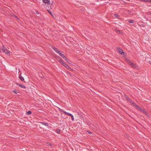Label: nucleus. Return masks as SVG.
Returning <instances> with one entry per match:
<instances>
[{
    "mask_svg": "<svg viewBox=\"0 0 151 151\" xmlns=\"http://www.w3.org/2000/svg\"><path fill=\"white\" fill-rule=\"evenodd\" d=\"M140 1H143L145 2H149L151 3V0H139Z\"/></svg>",
    "mask_w": 151,
    "mask_h": 151,
    "instance_id": "obj_9",
    "label": "nucleus"
},
{
    "mask_svg": "<svg viewBox=\"0 0 151 151\" xmlns=\"http://www.w3.org/2000/svg\"><path fill=\"white\" fill-rule=\"evenodd\" d=\"M32 112L30 111H29L27 113V114L28 115L30 114H31Z\"/></svg>",
    "mask_w": 151,
    "mask_h": 151,
    "instance_id": "obj_23",
    "label": "nucleus"
},
{
    "mask_svg": "<svg viewBox=\"0 0 151 151\" xmlns=\"http://www.w3.org/2000/svg\"><path fill=\"white\" fill-rule=\"evenodd\" d=\"M52 49H53V50L56 52H57L59 51V50L57 48H55V47H52Z\"/></svg>",
    "mask_w": 151,
    "mask_h": 151,
    "instance_id": "obj_14",
    "label": "nucleus"
},
{
    "mask_svg": "<svg viewBox=\"0 0 151 151\" xmlns=\"http://www.w3.org/2000/svg\"><path fill=\"white\" fill-rule=\"evenodd\" d=\"M70 116L71 117V119L73 121H74V119L73 116L72 114L71 115V116Z\"/></svg>",
    "mask_w": 151,
    "mask_h": 151,
    "instance_id": "obj_19",
    "label": "nucleus"
},
{
    "mask_svg": "<svg viewBox=\"0 0 151 151\" xmlns=\"http://www.w3.org/2000/svg\"><path fill=\"white\" fill-rule=\"evenodd\" d=\"M115 31L117 33H119L121 34H122V32L120 30H118L117 29H115Z\"/></svg>",
    "mask_w": 151,
    "mask_h": 151,
    "instance_id": "obj_8",
    "label": "nucleus"
},
{
    "mask_svg": "<svg viewBox=\"0 0 151 151\" xmlns=\"http://www.w3.org/2000/svg\"><path fill=\"white\" fill-rule=\"evenodd\" d=\"M147 14L148 15H151V12H146Z\"/></svg>",
    "mask_w": 151,
    "mask_h": 151,
    "instance_id": "obj_22",
    "label": "nucleus"
},
{
    "mask_svg": "<svg viewBox=\"0 0 151 151\" xmlns=\"http://www.w3.org/2000/svg\"><path fill=\"white\" fill-rule=\"evenodd\" d=\"M150 64L151 65V63L150 62Z\"/></svg>",
    "mask_w": 151,
    "mask_h": 151,
    "instance_id": "obj_30",
    "label": "nucleus"
},
{
    "mask_svg": "<svg viewBox=\"0 0 151 151\" xmlns=\"http://www.w3.org/2000/svg\"><path fill=\"white\" fill-rule=\"evenodd\" d=\"M40 123L41 124L43 125H45L46 126H48V124L47 122H40Z\"/></svg>",
    "mask_w": 151,
    "mask_h": 151,
    "instance_id": "obj_10",
    "label": "nucleus"
},
{
    "mask_svg": "<svg viewBox=\"0 0 151 151\" xmlns=\"http://www.w3.org/2000/svg\"><path fill=\"white\" fill-rule=\"evenodd\" d=\"M1 50H1V48H0V52H1Z\"/></svg>",
    "mask_w": 151,
    "mask_h": 151,
    "instance_id": "obj_28",
    "label": "nucleus"
},
{
    "mask_svg": "<svg viewBox=\"0 0 151 151\" xmlns=\"http://www.w3.org/2000/svg\"><path fill=\"white\" fill-rule=\"evenodd\" d=\"M13 91L14 93H16H16H18V92L17 91V90H13V91Z\"/></svg>",
    "mask_w": 151,
    "mask_h": 151,
    "instance_id": "obj_18",
    "label": "nucleus"
},
{
    "mask_svg": "<svg viewBox=\"0 0 151 151\" xmlns=\"http://www.w3.org/2000/svg\"><path fill=\"white\" fill-rule=\"evenodd\" d=\"M125 60L127 64L130 65L132 62L129 60L127 58Z\"/></svg>",
    "mask_w": 151,
    "mask_h": 151,
    "instance_id": "obj_7",
    "label": "nucleus"
},
{
    "mask_svg": "<svg viewBox=\"0 0 151 151\" xmlns=\"http://www.w3.org/2000/svg\"><path fill=\"white\" fill-rule=\"evenodd\" d=\"M49 145L50 146H52V144L51 143H49Z\"/></svg>",
    "mask_w": 151,
    "mask_h": 151,
    "instance_id": "obj_26",
    "label": "nucleus"
},
{
    "mask_svg": "<svg viewBox=\"0 0 151 151\" xmlns=\"http://www.w3.org/2000/svg\"><path fill=\"white\" fill-rule=\"evenodd\" d=\"M117 50H118L119 52L122 55H125L124 52L123 51V50L120 47H118Z\"/></svg>",
    "mask_w": 151,
    "mask_h": 151,
    "instance_id": "obj_4",
    "label": "nucleus"
},
{
    "mask_svg": "<svg viewBox=\"0 0 151 151\" xmlns=\"http://www.w3.org/2000/svg\"><path fill=\"white\" fill-rule=\"evenodd\" d=\"M128 22L130 23H133V21L132 20H130L128 21Z\"/></svg>",
    "mask_w": 151,
    "mask_h": 151,
    "instance_id": "obj_21",
    "label": "nucleus"
},
{
    "mask_svg": "<svg viewBox=\"0 0 151 151\" xmlns=\"http://www.w3.org/2000/svg\"><path fill=\"white\" fill-rule=\"evenodd\" d=\"M1 48L3 52H5L6 55H9L10 51L8 50L4 46H2L1 47Z\"/></svg>",
    "mask_w": 151,
    "mask_h": 151,
    "instance_id": "obj_2",
    "label": "nucleus"
},
{
    "mask_svg": "<svg viewBox=\"0 0 151 151\" xmlns=\"http://www.w3.org/2000/svg\"><path fill=\"white\" fill-rule=\"evenodd\" d=\"M135 106L140 111L142 110V109L141 108L139 107L137 105H136Z\"/></svg>",
    "mask_w": 151,
    "mask_h": 151,
    "instance_id": "obj_17",
    "label": "nucleus"
},
{
    "mask_svg": "<svg viewBox=\"0 0 151 151\" xmlns=\"http://www.w3.org/2000/svg\"><path fill=\"white\" fill-rule=\"evenodd\" d=\"M16 84L17 85H19V86L21 88H26L25 86L24 85H23L22 84H18L17 83H16Z\"/></svg>",
    "mask_w": 151,
    "mask_h": 151,
    "instance_id": "obj_11",
    "label": "nucleus"
},
{
    "mask_svg": "<svg viewBox=\"0 0 151 151\" xmlns=\"http://www.w3.org/2000/svg\"><path fill=\"white\" fill-rule=\"evenodd\" d=\"M114 16L116 18H119V16L117 14H114Z\"/></svg>",
    "mask_w": 151,
    "mask_h": 151,
    "instance_id": "obj_16",
    "label": "nucleus"
},
{
    "mask_svg": "<svg viewBox=\"0 0 151 151\" xmlns=\"http://www.w3.org/2000/svg\"><path fill=\"white\" fill-rule=\"evenodd\" d=\"M59 61L60 63H61L62 65H63V66H64L68 69L70 70H72V69L70 68L68 66V65L65 63V62L64 61H63L62 59H60Z\"/></svg>",
    "mask_w": 151,
    "mask_h": 151,
    "instance_id": "obj_1",
    "label": "nucleus"
},
{
    "mask_svg": "<svg viewBox=\"0 0 151 151\" xmlns=\"http://www.w3.org/2000/svg\"><path fill=\"white\" fill-rule=\"evenodd\" d=\"M65 59L67 63H68L69 64H71V61L70 60L68 59L67 58H66V57L65 58V59Z\"/></svg>",
    "mask_w": 151,
    "mask_h": 151,
    "instance_id": "obj_12",
    "label": "nucleus"
},
{
    "mask_svg": "<svg viewBox=\"0 0 151 151\" xmlns=\"http://www.w3.org/2000/svg\"><path fill=\"white\" fill-rule=\"evenodd\" d=\"M47 11H48V12H49V13H50V14H51L52 16V14L51 12L50 11H48V10H47Z\"/></svg>",
    "mask_w": 151,
    "mask_h": 151,
    "instance_id": "obj_25",
    "label": "nucleus"
},
{
    "mask_svg": "<svg viewBox=\"0 0 151 151\" xmlns=\"http://www.w3.org/2000/svg\"><path fill=\"white\" fill-rule=\"evenodd\" d=\"M42 1L45 4H47V5H49L50 3L49 0H42Z\"/></svg>",
    "mask_w": 151,
    "mask_h": 151,
    "instance_id": "obj_6",
    "label": "nucleus"
},
{
    "mask_svg": "<svg viewBox=\"0 0 151 151\" xmlns=\"http://www.w3.org/2000/svg\"><path fill=\"white\" fill-rule=\"evenodd\" d=\"M15 16V17H16V18H17V19H18V17H17V16Z\"/></svg>",
    "mask_w": 151,
    "mask_h": 151,
    "instance_id": "obj_27",
    "label": "nucleus"
},
{
    "mask_svg": "<svg viewBox=\"0 0 151 151\" xmlns=\"http://www.w3.org/2000/svg\"><path fill=\"white\" fill-rule=\"evenodd\" d=\"M56 132L58 133H59L60 132V130L59 129H57L56 130Z\"/></svg>",
    "mask_w": 151,
    "mask_h": 151,
    "instance_id": "obj_20",
    "label": "nucleus"
},
{
    "mask_svg": "<svg viewBox=\"0 0 151 151\" xmlns=\"http://www.w3.org/2000/svg\"><path fill=\"white\" fill-rule=\"evenodd\" d=\"M87 132L89 133V134H92V133L90 131H87Z\"/></svg>",
    "mask_w": 151,
    "mask_h": 151,
    "instance_id": "obj_24",
    "label": "nucleus"
},
{
    "mask_svg": "<svg viewBox=\"0 0 151 151\" xmlns=\"http://www.w3.org/2000/svg\"><path fill=\"white\" fill-rule=\"evenodd\" d=\"M131 66L132 68H135L137 69H139V68L138 67V66L136 65L134 63H133L132 62V63L130 65Z\"/></svg>",
    "mask_w": 151,
    "mask_h": 151,
    "instance_id": "obj_3",
    "label": "nucleus"
},
{
    "mask_svg": "<svg viewBox=\"0 0 151 151\" xmlns=\"http://www.w3.org/2000/svg\"><path fill=\"white\" fill-rule=\"evenodd\" d=\"M59 110H60V111H62V110L61 109H60L59 108Z\"/></svg>",
    "mask_w": 151,
    "mask_h": 151,
    "instance_id": "obj_29",
    "label": "nucleus"
},
{
    "mask_svg": "<svg viewBox=\"0 0 151 151\" xmlns=\"http://www.w3.org/2000/svg\"><path fill=\"white\" fill-rule=\"evenodd\" d=\"M57 53H58L60 56L62 57L63 59H65V56L59 50Z\"/></svg>",
    "mask_w": 151,
    "mask_h": 151,
    "instance_id": "obj_5",
    "label": "nucleus"
},
{
    "mask_svg": "<svg viewBox=\"0 0 151 151\" xmlns=\"http://www.w3.org/2000/svg\"><path fill=\"white\" fill-rule=\"evenodd\" d=\"M19 78L22 81H23L24 80V79L23 77L21 75H20L19 76Z\"/></svg>",
    "mask_w": 151,
    "mask_h": 151,
    "instance_id": "obj_13",
    "label": "nucleus"
},
{
    "mask_svg": "<svg viewBox=\"0 0 151 151\" xmlns=\"http://www.w3.org/2000/svg\"><path fill=\"white\" fill-rule=\"evenodd\" d=\"M63 112L67 115H68V116H71V115H72L71 114H70V113H69L68 112H66V111H63Z\"/></svg>",
    "mask_w": 151,
    "mask_h": 151,
    "instance_id": "obj_15",
    "label": "nucleus"
}]
</instances>
